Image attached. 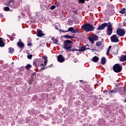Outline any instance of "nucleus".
<instances>
[{
  "label": "nucleus",
  "mask_w": 126,
  "mask_h": 126,
  "mask_svg": "<svg viewBox=\"0 0 126 126\" xmlns=\"http://www.w3.org/2000/svg\"><path fill=\"white\" fill-rule=\"evenodd\" d=\"M81 28L83 30H85L86 32H89L90 31H94L95 28L93 26V25H91L89 23H87L82 25Z\"/></svg>",
  "instance_id": "f257e3e1"
},
{
  "label": "nucleus",
  "mask_w": 126,
  "mask_h": 126,
  "mask_svg": "<svg viewBox=\"0 0 126 126\" xmlns=\"http://www.w3.org/2000/svg\"><path fill=\"white\" fill-rule=\"evenodd\" d=\"M72 44H73L72 41L69 40H66L63 42V48L64 50H66V51H69V49L72 48Z\"/></svg>",
  "instance_id": "f03ea898"
},
{
  "label": "nucleus",
  "mask_w": 126,
  "mask_h": 126,
  "mask_svg": "<svg viewBox=\"0 0 126 126\" xmlns=\"http://www.w3.org/2000/svg\"><path fill=\"white\" fill-rule=\"evenodd\" d=\"M113 71L117 73L121 72L123 70V67L120 65V63L115 64L113 66Z\"/></svg>",
  "instance_id": "7ed1b4c3"
},
{
  "label": "nucleus",
  "mask_w": 126,
  "mask_h": 126,
  "mask_svg": "<svg viewBox=\"0 0 126 126\" xmlns=\"http://www.w3.org/2000/svg\"><path fill=\"white\" fill-rule=\"evenodd\" d=\"M116 33L118 36H121V37H122L126 34V32L125 31V30L119 28L116 30Z\"/></svg>",
  "instance_id": "20e7f679"
},
{
  "label": "nucleus",
  "mask_w": 126,
  "mask_h": 126,
  "mask_svg": "<svg viewBox=\"0 0 126 126\" xmlns=\"http://www.w3.org/2000/svg\"><path fill=\"white\" fill-rule=\"evenodd\" d=\"M111 41L112 43H118V42H120V40L117 37V34H114L112 36L110 37Z\"/></svg>",
  "instance_id": "39448f33"
},
{
  "label": "nucleus",
  "mask_w": 126,
  "mask_h": 126,
  "mask_svg": "<svg viewBox=\"0 0 126 126\" xmlns=\"http://www.w3.org/2000/svg\"><path fill=\"white\" fill-rule=\"evenodd\" d=\"M119 45H116L113 47H112L111 50L112 51V53L113 55H118V52H119Z\"/></svg>",
  "instance_id": "423d86ee"
},
{
  "label": "nucleus",
  "mask_w": 126,
  "mask_h": 126,
  "mask_svg": "<svg viewBox=\"0 0 126 126\" xmlns=\"http://www.w3.org/2000/svg\"><path fill=\"white\" fill-rule=\"evenodd\" d=\"M17 45L18 47L21 49V51H22L24 49V43L21 41V39H19V42H17Z\"/></svg>",
  "instance_id": "0eeeda50"
},
{
  "label": "nucleus",
  "mask_w": 126,
  "mask_h": 126,
  "mask_svg": "<svg viewBox=\"0 0 126 126\" xmlns=\"http://www.w3.org/2000/svg\"><path fill=\"white\" fill-rule=\"evenodd\" d=\"M106 27H107V23H104L103 24H102L100 26H99L97 28V30H104V29H105Z\"/></svg>",
  "instance_id": "6e6552de"
},
{
  "label": "nucleus",
  "mask_w": 126,
  "mask_h": 126,
  "mask_svg": "<svg viewBox=\"0 0 126 126\" xmlns=\"http://www.w3.org/2000/svg\"><path fill=\"white\" fill-rule=\"evenodd\" d=\"M57 61L59 63H63L64 62V57L62 55H60L57 56Z\"/></svg>",
  "instance_id": "1a4fd4ad"
},
{
  "label": "nucleus",
  "mask_w": 126,
  "mask_h": 126,
  "mask_svg": "<svg viewBox=\"0 0 126 126\" xmlns=\"http://www.w3.org/2000/svg\"><path fill=\"white\" fill-rule=\"evenodd\" d=\"M37 33H36V35L37 37H43V36H45L44 33H43V31L40 29H38L37 30Z\"/></svg>",
  "instance_id": "9d476101"
},
{
  "label": "nucleus",
  "mask_w": 126,
  "mask_h": 126,
  "mask_svg": "<svg viewBox=\"0 0 126 126\" xmlns=\"http://www.w3.org/2000/svg\"><path fill=\"white\" fill-rule=\"evenodd\" d=\"M86 50H90V48H86V46H84L80 47L79 49H78V52H84Z\"/></svg>",
  "instance_id": "9b49d317"
},
{
  "label": "nucleus",
  "mask_w": 126,
  "mask_h": 126,
  "mask_svg": "<svg viewBox=\"0 0 126 126\" xmlns=\"http://www.w3.org/2000/svg\"><path fill=\"white\" fill-rule=\"evenodd\" d=\"M106 32L108 36H111L113 33V29H107Z\"/></svg>",
  "instance_id": "f8f14e48"
},
{
  "label": "nucleus",
  "mask_w": 126,
  "mask_h": 126,
  "mask_svg": "<svg viewBox=\"0 0 126 126\" xmlns=\"http://www.w3.org/2000/svg\"><path fill=\"white\" fill-rule=\"evenodd\" d=\"M63 38H65V39H73V38H75V37L70 36L68 34L63 35Z\"/></svg>",
  "instance_id": "ddd939ff"
},
{
  "label": "nucleus",
  "mask_w": 126,
  "mask_h": 126,
  "mask_svg": "<svg viewBox=\"0 0 126 126\" xmlns=\"http://www.w3.org/2000/svg\"><path fill=\"white\" fill-rule=\"evenodd\" d=\"M120 62H126V55H122L120 59Z\"/></svg>",
  "instance_id": "4468645a"
},
{
  "label": "nucleus",
  "mask_w": 126,
  "mask_h": 126,
  "mask_svg": "<svg viewBox=\"0 0 126 126\" xmlns=\"http://www.w3.org/2000/svg\"><path fill=\"white\" fill-rule=\"evenodd\" d=\"M92 61L94 62V63H97V62L99 61V58L97 56H94L92 58Z\"/></svg>",
  "instance_id": "2eb2a0df"
},
{
  "label": "nucleus",
  "mask_w": 126,
  "mask_h": 126,
  "mask_svg": "<svg viewBox=\"0 0 126 126\" xmlns=\"http://www.w3.org/2000/svg\"><path fill=\"white\" fill-rule=\"evenodd\" d=\"M124 90H125V88L124 87H120L117 88V91H118L120 93H124Z\"/></svg>",
  "instance_id": "dca6fc26"
},
{
  "label": "nucleus",
  "mask_w": 126,
  "mask_h": 126,
  "mask_svg": "<svg viewBox=\"0 0 126 126\" xmlns=\"http://www.w3.org/2000/svg\"><path fill=\"white\" fill-rule=\"evenodd\" d=\"M4 42H3V40H2V38L0 37V47L2 48L4 46Z\"/></svg>",
  "instance_id": "f3484780"
},
{
  "label": "nucleus",
  "mask_w": 126,
  "mask_h": 126,
  "mask_svg": "<svg viewBox=\"0 0 126 126\" xmlns=\"http://www.w3.org/2000/svg\"><path fill=\"white\" fill-rule=\"evenodd\" d=\"M101 64H106V58L102 57L101 60Z\"/></svg>",
  "instance_id": "a211bd4d"
},
{
  "label": "nucleus",
  "mask_w": 126,
  "mask_h": 126,
  "mask_svg": "<svg viewBox=\"0 0 126 126\" xmlns=\"http://www.w3.org/2000/svg\"><path fill=\"white\" fill-rule=\"evenodd\" d=\"M13 1H14V0H11L10 1H9L8 3L6 4V5L8 6V5H13Z\"/></svg>",
  "instance_id": "6ab92c4d"
},
{
  "label": "nucleus",
  "mask_w": 126,
  "mask_h": 126,
  "mask_svg": "<svg viewBox=\"0 0 126 126\" xmlns=\"http://www.w3.org/2000/svg\"><path fill=\"white\" fill-rule=\"evenodd\" d=\"M106 24L107 29H113V26H112V23H111V22H109L108 23H106Z\"/></svg>",
  "instance_id": "aec40b11"
},
{
  "label": "nucleus",
  "mask_w": 126,
  "mask_h": 126,
  "mask_svg": "<svg viewBox=\"0 0 126 126\" xmlns=\"http://www.w3.org/2000/svg\"><path fill=\"white\" fill-rule=\"evenodd\" d=\"M8 50H9V51H8L9 54H13V53H14V48H11V47H10L9 48Z\"/></svg>",
  "instance_id": "412c9836"
},
{
  "label": "nucleus",
  "mask_w": 126,
  "mask_h": 126,
  "mask_svg": "<svg viewBox=\"0 0 126 126\" xmlns=\"http://www.w3.org/2000/svg\"><path fill=\"white\" fill-rule=\"evenodd\" d=\"M73 29H74L73 27H70L68 29V30H67V32H70L71 33H73Z\"/></svg>",
  "instance_id": "4be33fe9"
},
{
  "label": "nucleus",
  "mask_w": 126,
  "mask_h": 126,
  "mask_svg": "<svg viewBox=\"0 0 126 126\" xmlns=\"http://www.w3.org/2000/svg\"><path fill=\"white\" fill-rule=\"evenodd\" d=\"M121 14H124V13H126V8H122L121 11L119 12Z\"/></svg>",
  "instance_id": "5701e85b"
},
{
  "label": "nucleus",
  "mask_w": 126,
  "mask_h": 126,
  "mask_svg": "<svg viewBox=\"0 0 126 126\" xmlns=\"http://www.w3.org/2000/svg\"><path fill=\"white\" fill-rule=\"evenodd\" d=\"M102 45V41H98L96 43V47H101Z\"/></svg>",
  "instance_id": "b1692460"
},
{
  "label": "nucleus",
  "mask_w": 126,
  "mask_h": 126,
  "mask_svg": "<svg viewBox=\"0 0 126 126\" xmlns=\"http://www.w3.org/2000/svg\"><path fill=\"white\" fill-rule=\"evenodd\" d=\"M51 40H53L54 44H58V42H59V40L55 38H52Z\"/></svg>",
  "instance_id": "393cba45"
},
{
  "label": "nucleus",
  "mask_w": 126,
  "mask_h": 126,
  "mask_svg": "<svg viewBox=\"0 0 126 126\" xmlns=\"http://www.w3.org/2000/svg\"><path fill=\"white\" fill-rule=\"evenodd\" d=\"M31 67H32V65H31L30 64H28L26 66V68L28 70H29V68H31Z\"/></svg>",
  "instance_id": "a878e982"
},
{
  "label": "nucleus",
  "mask_w": 126,
  "mask_h": 126,
  "mask_svg": "<svg viewBox=\"0 0 126 126\" xmlns=\"http://www.w3.org/2000/svg\"><path fill=\"white\" fill-rule=\"evenodd\" d=\"M73 34H74L75 33H79V31H78V29H73Z\"/></svg>",
  "instance_id": "bb28decb"
},
{
  "label": "nucleus",
  "mask_w": 126,
  "mask_h": 126,
  "mask_svg": "<svg viewBox=\"0 0 126 126\" xmlns=\"http://www.w3.org/2000/svg\"><path fill=\"white\" fill-rule=\"evenodd\" d=\"M37 61H38V59H35V60H33V65H34V66H35V67H37V64H36V63Z\"/></svg>",
  "instance_id": "cd10ccee"
},
{
  "label": "nucleus",
  "mask_w": 126,
  "mask_h": 126,
  "mask_svg": "<svg viewBox=\"0 0 126 126\" xmlns=\"http://www.w3.org/2000/svg\"><path fill=\"white\" fill-rule=\"evenodd\" d=\"M93 38L94 39V41H98V37L97 35H94L93 36Z\"/></svg>",
  "instance_id": "c85d7f7f"
},
{
  "label": "nucleus",
  "mask_w": 126,
  "mask_h": 126,
  "mask_svg": "<svg viewBox=\"0 0 126 126\" xmlns=\"http://www.w3.org/2000/svg\"><path fill=\"white\" fill-rule=\"evenodd\" d=\"M88 39L89 41L92 43V44H94V39L93 37H89Z\"/></svg>",
  "instance_id": "c756f323"
},
{
  "label": "nucleus",
  "mask_w": 126,
  "mask_h": 126,
  "mask_svg": "<svg viewBox=\"0 0 126 126\" xmlns=\"http://www.w3.org/2000/svg\"><path fill=\"white\" fill-rule=\"evenodd\" d=\"M4 10L5 11H9V10H10V9L9 8V7L6 6L4 8Z\"/></svg>",
  "instance_id": "7c9ffc66"
},
{
  "label": "nucleus",
  "mask_w": 126,
  "mask_h": 126,
  "mask_svg": "<svg viewBox=\"0 0 126 126\" xmlns=\"http://www.w3.org/2000/svg\"><path fill=\"white\" fill-rule=\"evenodd\" d=\"M32 57H33V55H28L27 58H28V59H29V60H32Z\"/></svg>",
  "instance_id": "2f4dec72"
},
{
  "label": "nucleus",
  "mask_w": 126,
  "mask_h": 126,
  "mask_svg": "<svg viewBox=\"0 0 126 126\" xmlns=\"http://www.w3.org/2000/svg\"><path fill=\"white\" fill-rule=\"evenodd\" d=\"M44 66H46L47 65V63H48V60H45L44 61Z\"/></svg>",
  "instance_id": "473e14b6"
},
{
  "label": "nucleus",
  "mask_w": 126,
  "mask_h": 126,
  "mask_svg": "<svg viewBox=\"0 0 126 126\" xmlns=\"http://www.w3.org/2000/svg\"><path fill=\"white\" fill-rule=\"evenodd\" d=\"M79 2H80L81 3H85V0H79Z\"/></svg>",
  "instance_id": "72a5a7b5"
},
{
  "label": "nucleus",
  "mask_w": 126,
  "mask_h": 126,
  "mask_svg": "<svg viewBox=\"0 0 126 126\" xmlns=\"http://www.w3.org/2000/svg\"><path fill=\"white\" fill-rule=\"evenodd\" d=\"M55 8H56V6L55 5H52L50 7V9H51V10H53V9H55Z\"/></svg>",
  "instance_id": "f704fd0d"
},
{
  "label": "nucleus",
  "mask_w": 126,
  "mask_h": 126,
  "mask_svg": "<svg viewBox=\"0 0 126 126\" xmlns=\"http://www.w3.org/2000/svg\"><path fill=\"white\" fill-rule=\"evenodd\" d=\"M69 51V52H73L74 51H78V49H69V50H68Z\"/></svg>",
  "instance_id": "c9c22d12"
},
{
  "label": "nucleus",
  "mask_w": 126,
  "mask_h": 126,
  "mask_svg": "<svg viewBox=\"0 0 126 126\" xmlns=\"http://www.w3.org/2000/svg\"><path fill=\"white\" fill-rule=\"evenodd\" d=\"M60 31H61V32H62L63 33H66L68 32H67V31H64V30H60Z\"/></svg>",
  "instance_id": "e433bc0d"
},
{
  "label": "nucleus",
  "mask_w": 126,
  "mask_h": 126,
  "mask_svg": "<svg viewBox=\"0 0 126 126\" xmlns=\"http://www.w3.org/2000/svg\"><path fill=\"white\" fill-rule=\"evenodd\" d=\"M46 69V67H42L40 68V70L42 71V70H45Z\"/></svg>",
  "instance_id": "4c0bfd02"
},
{
  "label": "nucleus",
  "mask_w": 126,
  "mask_h": 126,
  "mask_svg": "<svg viewBox=\"0 0 126 126\" xmlns=\"http://www.w3.org/2000/svg\"><path fill=\"white\" fill-rule=\"evenodd\" d=\"M43 59H44V60H48V57H47V56H43L42 57Z\"/></svg>",
  "instance_id": "58836bf2"
},
{
  "label": "nucleus",
  "mask_w": 126,
  "mask_h": 126,
  "mask_svg": "<svg viewBox=\"0 0 126 126\" xmlns=\"http://www.w3.org/2000/svg\"><path fill=\"white\" fill-rule=\"evenodd\" d=\"M116 93V91H114V90H111L110 91V93Z\"/></svg>",
  "instance_id": "ea45409f"
},
{
  "label": "nucleus",
  "mask_w": 126,
  "mask_h": 126,
  "mask_svg": "<svg viewBox=\"0 0 126 126\" xmlns=\"http://www.w3.org/2000/svg\"><path fill=\"white\" fill-rule=\"evenodd\" d=\"M111 49H112V46H109L107 51H110V50H111Z\"/></svg>",
  "instance_id": "a19ab883"
},
{
  "label": "nucleus",
  "mask_w": 126,
  "mask_h": 126,
  "mask_svg": "<svg viewBox=\"0 0 126 126\" xmlns=\"http://www.w3.org/2000/svg\"><path fill=\"white\" fill-rule=\"evenodd\" d=\"M110 52L109 50H107V52H106V55L107 56H108V55H109V52Z\"/></svg>",
  "instance_id": "79ce46f5"
},
{
  "label": "nucleus",
  "mask_w": 126,
  "mask_h": 126,
  "mask_svg": "<svg viewBox=\"0 0 126 126\" xmlns=\"http://www.w3.org/2000/svg\"><path fill=\"white\" fill-rule=\"evenodd\" d=\"M28 46H32V43H29Z\"/></svg>",
  "instance_id": "37998d69"
},
{
  "label": "nucleus",
  "mask_w": 126,
  "mask_h": 126,
  "mask_svg": "<svg viewBox=\"0 0 126 126\" xmlns=\"http://www.w3.org/2000/svg\"><path fill=\"white\" fill-rule=\"evenodd\" d=\"M124 93H126V89L124 88Z\"/></svg>",
  "instance_id": "c03bdc74"
},
{
  "label": "nucleus",
  "mask_w": 126,
  "mask_h": 126,
  "mask_svg": "<svg viewBox=\"0 0 126 126\" xmlns=\"http://www.w3.org/2000/svg\"><path fill=\"white\" fill-rule=\"evenodd\" d=\"M44 64L43 63H42V64L40 65L41 66H43V67H44Z\"/></svg>",
  "instance_id": "a18cd8bd"
},
{
  "label": "nucleus",
  "mask_w": 126,
  "mask_h": 126,
  "mask_svg": "<svg viewBox=\"0 0 126 126\" xmlns=\"http://www.w3.org/2000/svg\"><path fill=\"white\" fill-rule=\"evenodd\" d=\"M56 29H57V30H59V29H58V27H56Z\"/></svg>",
  "instance_id": "49530a36"
},
{
  "label": "nucleus",
  "mask_w": 126,
  "mask_h": 126,
  "mask_svg": "<svg viewBox=\"0 0 126 126\" xmlns=\"http://www.w3.org/2000/svg\"><path fill=\"white\" fill-rule=\"evenodd\" d=\"M10 40H11V41H13V38H12L10 39Z\"/></svg>",
  "instance_id": "de8ad7c7"
},
{
  "label": "nucleus",
  "mask_w": 126,
  "mask_h": 126,
  "mask_svg": "<svg viewBox=\"0 0 126 126\" xmlns=\"http://www.w3.org/2000/svg\"><path fill=\"white\" fill-rule=\"evenodd\" d=\"M57 4H58V2L55 3V5H57Z\"/></svg>",
  "instance_id": "09e8293b"
},
{
  "label": "nucleus",
  "mask_w": 126,
  "mask_h": 126,
  "mask_svg": "<svg viewBox=\"0 0 126 126\" xmlns=\"http://www.w3.org/2000/svg\"><path fill=\"white\" fill-rule=\"evenodd\" d=\"M82 81H83V80H80V82H82Z\"/></svg>",
  "instance_id": "8fccbe9b"
},
{
  "label": "nucleus",
  "mask_w": 126,
  "mask_h": 126,
  "mask_svg": "<svg viewBox=\"0 0 126 126\" xmlns=\"http://www.w3.org/2000/svg\"><path fill=\"white\" fill-rule=\"evenodd\" d=\"M87 46L88 47H89V45L87 44V45H86V47H87Z\"/></svg>",
  "instance_id": "3c124183"
},
{
  "label": "nucleus",
  "mask_w": 126,
  "mask_h": 126,
  "mask_svg": "<svg viewBox=\"0 0 126 126\" xmlns=\"http://www.w3.org/2000/svg\"><path fill=\"white\" fill-rule=\"evenodd\" d=\"M72 36H75V34H72Z\"/></svg>",
  "instance_id": "603ef678"
},
{
  "label": "nucleus",
  "mask_w": 126,
  "mask_h": 126,
  "mask_svg": "<svg viewBox=\"0 0 126 126\" xmlns=\"http://www.w3.org/2000/svg\"><path fill=\"white\" fill-rule=\"evenodd\" d=\"M33 76L35 75V73H34L33 74Z\"/></svg>",
  "instance_id": "864d4df0"
},
{
  "label": "nucleus",
  "mask_w": 126,
  "mask_h": 126,
  "mask_svg": "<svg viewBox=\"0 0 126 126\" xmlns=\"http://www.w3.org/2000/svg\"><path fill=\"white\" fill-rule=\"evenodd\" d=\"M36 15H38V14H36Z\"/></svg>",
  "instance_id": "5fc2aeb1"
},
{
  "label": "nucleus",
  "mask_w": 126,
  "mask_h": 126,
  "mask_svg": "<svg viewBox=\"0 0 126 126\" xmlns=\"http://www.w3.org/2000/svg\"><path fill=\"white\" fill-rule=\"evenodd\" d=\"M36 15H38V14H36Z\"/></svg>",
  "instance_id": "6e6d98bb"
},
{
  "label": "nucleus",
  "mask_w": 126,
  "mask_h": 126,
  "mask_svg": "<svg viewBox=\"0 0 126 126\" xmlns=\"http://www.w3.org/2000/svg\"><path fill=\"white\" fill-rule=\"evenodd\" d=\"M12 63H13V62H12Z\"/></svg>",
  "instance_id": "4d7b16f0"
}]
</instances>
